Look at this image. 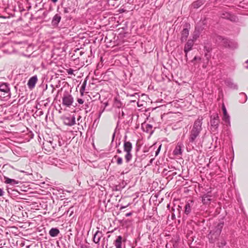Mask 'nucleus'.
Wrapping results in <instances>:
<instances>
[{
	"label": "nucleus",
	"instance_id": "obj_1",
	"mask_svg": "<svg viewBox=\"0 0 248 248\" xmlns=\"http://www.w3.org/2000/svg\"><path fill=\"white\" fill-rule=\"evenodd\" d=\"M71 91L65 89V87L62 88L57 92L56 97L59 95L62 98V104L63 106L70 107L74 102V98L71 94Z\"/></svg>",
	"mask_w": 248,
	"mask_h": 248
},
{
	"label": "nucleus",
	"instance_id": "obj_2",
	"mask_svg": "<svg viewBox=\"0 0 248 248\" xmlns=\"http://www.w3.org/2000/svg\"><path fill=\"white\" fill-rule=\"evenodd\" d=\"M202 119L199 118L194 123L192 128L190 132L189 137V142L193 143L199 136L202 130Z\"/></svg>",
	"mask_w": 248,
	"mask_h": 248
},
{
	"label": "nucleus",
	"instance_id": "obj_3",
	"mask_svg": "<svg viewBox=\"0 0 248 248\" xmlns=\"http://www.w3.org/2000/svg\"><path fill=\"white\" fill-rule=\"evenodd\" d=\"M216 41L220 45L232 49H235L238 47V44L236 42L228 40L221 36H217Z\"/></svg>",
	"mask_w": 248,
	"mask_h": 248
},
{
	"label": "nucleus",
	"instance_id": "obj_4",
	"mask_svg": "<svg viewBox=\"0 0 248 248\" xmlns=\"http://www.w3.org/2000/svg\"><path fill=\"white\" fill-rule=\"evenodd\" d=\"M224 224L223 221H220L215 226L213 230L210 231L209 236H210L209 239H211V242L213 243L215 239H217L219 236Z\"/></svg>",
	"mask_w": 248,
	"mask_h": 248
},
{
	"label": "nucleus",
	"instance_id": "obj_5",
	"mask_svg": "<svg viewBox=\"0 0 248 248\" xmlns=\"http://www.w3.org/2000/svg\"><path fill=\"white\" fill-rule=\"evenodd\" d=\"M127 136H124V151L126 153L124 156L125 162L128 163L132 158V154L131 153L132 149V144L131 142L126 140Z\"/></svg>",
	"mask_w": 248,
	"mask_h": 248
},
{
	"label": "nucleus",
	"instance_id": "obj_6",
	"mask_svg": "<svg viewBox=\"0 0 248 248\" xmlns=\"http://www.w3.org/2000/svg\"><path fill=\"white\" fill-rule=\"evenodd\" d=\"M219 124V119L218 114L216 113L210 117L211 130L213 132L217 130Z\"/></svg>",
	"mask_w": 248,
	"mask_h": 248
},
{
	"label": "nucleus",
	"instance_id": "obj_7",
	"mask_svg": "<svg viewBox=\"0 0 248 248\" xmlns=\"http://www.w3.org/2000/svg\"><path fill=\"white\" fill-rule=\"evenodd\" d=\"M10 89L6 84L2 83L0 85V97L5 98H10Z\"/></svg>",
	"mask_w": 248,
	"mask_h": 248
},
{
	"label": "nucleus",
	"instance_id": "obj_8",
	"mask_svg": "<svg viewBox=\"0 0 248 248\" xmlns=\"http://www.w3.org/2000/svg\"><path fill=\"white\" fill-rule=\"evenodd\" d=\"M59 190L51 186L47 185V201L50 200L52 201V202H54V199L53 197L52 196V193L53 195L57 196Z\"/></svg>",
	"mask_w": 248,
	"mask_h": 248
},
{
	"label": "nucleus",
	"instance_id": "obj_9",
	"mask_svg": "<svg viewBox=\"0 0 248 248\" xmlns=\"http://www.w3.org/2000/svg\"><path fill=\"white\" fill-rule=\"evenodd\" d=\"M220 16L222 18L228 19L233 22H236L238 20L237 17L235 16L226 11H222L220 14Z\"/></svg>",
	"mask_w": 248,
	"mask_h": 248
},
{
	"label": "nucleus",
	"instance_id": "obj_10",
	"mask_svg": "<svg viewBox=\"0 0 248 248\" xmlns=\"http://www.w3.org/2000/svg\"><path fill=\"white\" fill-rule=\"evenodd\" d=\"M75 117L73 115L65 116L63 118V123L68 126H72L76 123Z\"/></svg>",
	"mask_w": 248,
	"mask_h": 248
},
{
	"label": "nucleus",
	"instance_id": "obj_11",
	"mask_svg": "<svg viewBox=\"0 0 248 248\" xmlns=\"http://www.w3.org/2000/svg\"><path fill=\"white\" fill-rule=\"evenodd\" d=\"M222 109L223 113V121L226 124H230V117L229 115L228 114L227 109L225 108V106L224 104H223L222 107Z\"/></svg>",
	"mask_w": 248,
	"mask_h": 248
},
{
	"label": "nucleus",
	"instance_id": "obj_12",
	"mask_svg": "<svg viewBox=\"0 0 248 248\" xmlns=\"http://www.w3.org/2000/svg\"><path fill=\"white\" fill-rule=\"evenodd\" d=\"M194 42L191 39L188 40L184 47V52L186 54V57L187 59V53L192 48Z\"/></svg>",
	"mask_w": 248,
	"mask_h": 248
},
{
	"label": "nucleus",
	"instance_id": "obj_13",
	"mask_svg": "<svg viewBox=\"0 0 248 248\" xmlns=\"http://www.w3.org/2000/svg\"><path fill=\"white\" fill-rule=\"evenodd\" d=\"M226 85L229 88L232 90H237L238 86L236 84L233 82L231 78H227L225 80Z\"/></svg>",
	"mask_w": 248,
	"mask_h": 248
},
{
	"label": "nucleus",
	"instance_id": "obj_14",
	"mask_svg": "<svg viewBox=\"0 0 248 248\" xmlns=\"http://www.w3.org/2000/svg\"><path fill=\"white\" fill-rule=\"evenodd\" d=\"M102 236V232L99 230L97 231L93 235V241L95 243L99 244L100 239Z\"/></svg>",
	"mask_w": 248,
	"mask_h": 248
},
{
	"label": "nucleus",
	"instance_id": "obj_15",
	"mask_svg": "<svg viewBox=\"0 0 248 248\" xmlns=\"http://www.w3.org/2000/svg\"><path fill=\"white\" fill-rule=\"evenodd\" d=\"M212 196L208 193L204 194L202 197V202L203 204H209L210 203L211 201Z\"/></svg>",
	"mask_w": 248,
	"mask_h": 248
},
{
	"label": "nucleus",
	"instance_id": "obj_16",
	"mask_svg": "<svg viewBox=\"0 0 248 248\" xmlns=\"http://www.w3.org/2000/svg\"><path fill=\"white\" fill-rule=\"evenodd\" d=\"M142 129L144 132L148 133H153L152 130L153 126L149 124H142L141 125Z\"/></svg>",
	"mask_w": 248,
	"mask_h": 248
},
{
	"label": "nucleus",
	"instance_id": "obj_17",
	"mask_svg": "<svg viewBox=\"0 0 248 248\" xmlns=\"http://www.w3.org/2000/svg\"><path fill=\"white\" fill-rule=\"evenodd\" d=\"M193 201H189L186 202L185 207V213L186 215H188L191 210V206L193 204Z\"/></svg>",
	"mask_w": 248,
	"mask_h": 248
},
{
	"label": "nucleus",
	"instance_id": "obj_18",
	"mask_svg": "<svg viewBox=\"0 0 248 248\" xmlns=\"http://www.w3.org/2000/svg\"><path fill=\"white\" fill-rule=\"evenodd\" d=\"M189 35V30L187 28L184 29L181 31V40L184 42L186 40Z\"/></svg>",
	"mask_w": 248,
	"mask_h": 248
},
{
	"label": "nucleus",
	"instance_id": "obj_19",
	"mask_svg": "<svg viewBox=\"0 0 248 248\" xmlns=\"http://www.w3.org/2000/svg\"><path fill=\"white\" fill-rule=\"evenodd\" d=\"M122 239L123 237L121 235H119L117 236L116 239L114 241L113 244L116 248H122Z\"/></svg>",
	"mask_w": 248,
	"mask_h": 248
},
{
	"label": "nucleus",
	"instance_id": "obj_20",
	"mask_svg": "<svg viewBox=\"0 0 248 248\" xmlns=\"http://www.w3.org/2000/svg\"><path fill=\"white\" fill-rule=\"evenodd\" d=\"M173 153L175 155H181L182 154V146L181 144H178L174 150H173Z\"/></svg>",
	"mask_w": 248,
	"mask_h": 248
},
{
	"label": "nucleus",
	"instance_id": "obj_21",
	"mask_svg": "<svg viewBox=\"0 0 248 248\" xmlns=\"http://www.w3.org/2000/svg\"><path fill=\"white\" fill-rule=\"evenodd\" d=\"M126 96L131 97L132 98V99L130 100V102H135L136 101V99L139 100L140 97V95L139 93H135L133 94L127 93L126 94Z\"/></svg>",
	"mask_w": 248,
	"mask_h": 248
},
{
	"label": "nucleus",
	"instance_id": "obj_22",
	"mask_svg": "<svg viewBox=\"0 0 248 248\" xmlns=\"http://www.w3.org/2000/svg\"><path fill=\"white\" fill-rule=\"evenodd\" d=\"M59 233L60 231L57 228H52L49 231V234L51 237H56Z\"/></svg>",
	"mask_w": 248,
	"mask_h": 248
},
{
	"label": "nucleus",
	"instance_id": "obj_23",
	"mask_svg": "<svg viewBox=\"0 0 248 248\" xmlns=\"http://www.w3.org/2000/svg\"><path fill=\"white\" fill-rule=\"evenodd\" d=\"M61 19V16L58 14H56L53 17V19L52 20V24L53 26H57L60 22Z\"/></svg>",
	"mask_w": 248,
	"mask_h": 248
},
{
	"label": "nucleus",
	"instance_id": "obj_24",
	"mask_svg": "<svg viewBox=\"0 0 248 248\" xmlns=\"http://www.w3.org/2000/svg\"><path fill=\"white\" fill-rule=\"evenodd\" d=\"M248 99V97L246 94L244 93H239V101L241 103H245Z\"/></svg>",
	"mask_w": 248,
	"mask_h": 248
},
{
	"label": "nucleus",
	"instance_id": "obj_25",
	"mask_svg": "<svg viewBox=\"0 0 248 248\" xmlns=\"http://www.w3.org/2000/svg\"><path fill=\"white\" fill-rule=\"evenodd\" d=\"M37 78H30L28 81V85L30 88H32L34 87Z\"/></svg>",
	"mask_w": 248,
	"mask_h": 248
},
{
	"label": "nucleus",
	"instance_id": "obj_26",
	"mask_svg": "<svg viewBox=\"0 0 248 248\" xmlns=\"http://www.w3.org/2000/svg\"><path fill=\"white\" fill-rule=\"evenodd\" d=\"M4 179L5 180V183L6 184H17L18 182L15 180V179H12L10 178H9L7 177L4 176Z\"/></svg>",
	"mask_w": 248,
	"mask_h": 248
},
{
	"label": "nucleus",
	"instance_id": "obj_27",
	"mask_svg": "<svg viewBox=\"0 0 248 248\" xmlns=\"http://www.w3.org/2000/svg\"><path fill=\"white\" fill-rule=\"evenodd\" d=\"M54 141V140L53 138H51L50 137H49L48 139L47 138V143L50 144V145L53 149H54L55 147L57 145L56 140H55V141Z\"/></svg>",
	"mask_w": 248,
	"mask_h": 248
},
{
	"label": "nucleus",
	"instance_id": "obj_28",
	"mask_svg": "<svg viewBox=\"0 0 248 248\" xmlns=\"http://www.w3.org/2000/svg\"><path fill=\"white\" fill-rule=\"evenodd\" d=\"M113 158L116 159V163L118 165H121L123 164V160L121 157L115 155L114 156Z\"/></svg>",
	"mask_w": 248,
	"mask_h": 248
},
{
	"label": "nucleus",
	"instance_id": "obj_29",
	"mask_svg": "<svg viewBox=\"0 0 248 248\" xmlns=\"http://www.w3.org/2000/svg\"><path fill=\"white\" fill-rule=\"evenodd\" d=\"M86 82H87V78H85L84 81H83V83H82V84L81 86L80 90V92L82 95L83 94L84 91L85 90L86 85Z\"/></svg>",
	"mask_w": 248,
	"mask_h": 248
},
{
	"label": "nucleus",
	"instance_id": "obj_30",
	"mask_svg": "<svg viewBox=\"0 0 248 248\" xmlns=\"http://www.w3.org/2000/svg\"><path fill=\"white\" fill-rule=\"evenodd\" d=\"M226 244V241L224 239H221L220 241L218 243L217 245L219 248H222L225 246Z\"/></svg>",
	"mask_w": 248,
	"mask_h": 248
},
{
	"label": "nucleus",
	"instance_id": "obj_31",
	"mask_svg": "<svg viewBox=\"0 0 248 248\" xmlns=\"http://www.w3.org/2000/svg\"><path fill=\"white\" fill-rule=\"evenodd\" d=\"M200 3L199 1H195L193 3L192 6L194 8H198L200 6Z\"/></svg>",
	"mask_w": 248,
	"mask_h": 248
},
{
	"label": "nucleus",
	"instance_id": "obj_32",
	"mask_svg": "<svg viewBox=\"0 0 248 248\" xmlns=\"http://www.w3.org/2000/svg\"><path fill=\"white\" fill-rule=\"evenodd\" d=\"M66 72L69 75H73V74H74V72H77V70L74 71L72 69L69 68L68 69H66Z\"/></svg>",
	"mask_w": 248,
	"mask_h": 248
},
{
	"label": "nucleus",
	"instance_id": "obj_33",
	"mask_svg": "<svg viewBox=\"0 0 248 248\" xmlns=\"http://www.w3.org/2000/svg\"><path fill=\"white\" fill-rule=\"evenodd\" d=\"M60 83H61V81L60 80H59L58 84H56L55 85H53V84H51V86L52 88V92L53 91V90L54 89V86L56 87V88H58V87H60V86H61Z\"/></svg>",
	"mask_w": 248,
	"mask_h": 248
},
{
	"label": "nucleus",
	"instance_id": "obj_34",
	"mask_svg": "<svg viewBox=\"0 0 248 248\" xmlns=\"http://www.w3.org/2000/svg\"><path fill=\"white\" fill-rule=\"evenodd\" d=\"M161 144H160L159 145V146L158 147V148H157V149L155 151V156H156L158 155V154L159 153L160 149H161Z\"/></svg>",
	"mask_w": 248,
	"mask_h": 248
},
{
	"label": "nucleus",
	"instance_id": "obj_35",
	"mask_svg": "<svg viewBox=\"0 0 248 248\" xmlns=\"http://www.w3.org/2000/svg\"><path fill=\"white\" fill-rule=\"evenodd\" d=\"M198 37H199L198 33L194 34L193 35V38L191 40H193V42H194L196 40V39L198 38Z\"/></svg>",
	"mask_w": 248,
	"mask_h": 248
},
{
	"label": "nucleus",
	"instance_id": "obj_36",
	"mask_svg": "<svg viewBox=\"0 0 248 248\" xmlns=\"http://www.w3.org/2000/svg\"><path fill=\"white\" fill-rule=\"evenodd\" d=\"M118 112H119V118L120 119V118H122V117H124V112L122 110V112H121V116H120V113H121V110L120 109H118Z\"/></svg>",
	"mask_w": 248,
	"mask_h": 248
},
{
	"label": "nucleus",
	"instance_id": "obj_37",
	"mask_svg": "<svg viewBox=\"0 0 248 248\" xmlns=\"http://www.w3.org/2000/svg\"><path fill=\"white\" fill-rule=\"evenodd\" d=\"M204 49H205L207 52H210L211 50V48L210 46H205Z\"/></svg>",
	"mask_w": 248,
	"mask_h": 248
},
{
	"label": "nucleus",
	"instance_id": "obj_38",
	"mask_svg": "<svg viewBox=\"0 0 248 248\" xmlns=\"http://www.w3.org/2000/svg\"><path fill=\"white\" fill-rule=\"evenodd\" d=\"M77 101L80 104H82L84 103V100L81 98H78Z\"/></svg>",
	"mask_w": 248,
	"mask_h": 248
},
{
	"label": "nucleus",
	"instance_id": "obj_39",
	"mask_svg": "<svg viewBox=\"0 0 248 248\" xmlns=\"http://www.w3.org/2000/svg\"><path fill=\"white\" fill-rule=\"evenodd\" d=\"M4 192L3 190L0 188V196H3L4 195Z\"/></svg>",
	"mask_w": 248,
	"mask_h": 248
},
{
	"label": "nucleus",
	"instance_id": "obj_40",
	"mask_svg": "<svg viewBox=\"0 0 248 248\" xmlns=\"http://www.w3.org/2000/svg\"><path fill=\"white\" fill-rule=\"evenodd\" d=\"M248 60H247L245 62V63H244V66H245L246 68H247V69H248Z\"/></svg>",
	"mask_w": 248,
	"mask_h": 248
},
{
	"label": "nucleus",
	"instance_id": "obj_41",
	"mask_svg": "<svg viewBox=\"0 0 248 248\" xmlns=\"http://www.w3.org/2000/svg\"><path fill=\"white\" fill-rule=\"evenodd\" d=\"M197 60H201V58L200 57H197V56H195L193 60V61H197Z\"/></svg>",
	"mask_w": 248,
	"mask_h": 248
},
{
	"label": "nucleus",
	"instance_id": "obj_42",
	"mask_svg": "<svg viewBox=\"0 0 248 248\" xmlns=\"http://www.w3.org/2000/svg\"><path fill=\"white\" fill-rule=\"evenodd\" d=\"M50 157H49L48 158H47V162L49 161L50 163H51V164H53L55 163V162L54 161H51L50 159Z\"/></svg>",
	"mask_w": 248,
	"mask_h": 248
},
{
	"label": "nucleus",
	"instance_id": "obj_43",
	"mask_svg": "<svg viewBox=\"0 0 248 248\" xmlns=\"http://www.w3.org/2000/svg\"><path fill=\"white\" fill-rule=\"evenodd\" d=\"M129 171V170H128V169H125V172H124V171L122 172V174H124V173H128Z\"/></svg>",
	"mask_w": 248,
	"mask_h": 248
},
{
	"label": "nucleus",
	"instance_id": "obj_44",
	"mask_svg": "<svg viewBox=\"0 0 248 248\" xmlns=\"http://www.w3.org/2000/svg\"><path fill=\"white\" fill-rule=\"evenodd\" d=\"M132 214V212H129V213H126V214H125V216H126V217H128L130 216Z\"/></svg>",
	"mask_w": 248,
	"mask_h": 248
},
{
	"label": "nucleus",
	"instance_id": "obj_45",
	"mask_svg": "<svg viewBox=\"0 0 248 248\" xmlns=\"http://www.w3.org/2000/svg\"><path fill=\"white\" fill-rule=\"evenodd\" d=\"M64 12L65 13H68V12H69V11H68V8H64Z\"/></svg>",
	"mask_w": 248,
	"mask_h": 248
},
{
	"label": "nucleus",
	"instance_id": "obj_46",
	"mask_svg": "<svg viewBox=\"0 0 248 248\" xmlns=\"http://www.w3.org/2000/svg\"><path fill=\"white\" fill-rule=\"evenodd\" d=\"M72 209V207H70L67 211L66 214H68V212L71 213V210Z\"/></svg>",
	"mask_w": 248,
	"mask_h": 248
},
{
	"label": "nucleus",
	"instance_id": "obj_47",
	"mask_svg": "<svg viewBox=\"0 0 248 248\" xmlns=\"http://www.w3.org/2000/svg\"><path fill=\"white\" fill-rule=\"evenodd\" d=\"M171 218L172 219H174L175 218V215L174 214H172V215H171Z\"/></svg>",
	"mask_w": 248,
	"mask_h": 248
},
{
	"label": "nucleus",
	"instance_id": "obj_48",
	"mask_svg": "<svg viewBox=\"0 0 248 248\" xmlns=\"http://www.w3.org/2000/svg\"><path fill=\"white\" fill-rule=\"evenodd\" d=\"M117 153H118V154H121L122 153V151L118 149L117 150Z\"/></svg>",
	"mask_w": 248,
	"mask_h": 248
},
{
	"label": "nucleus",
	"instance_id": "obj_49",
	"mask_svg": "<svg viewBox=\"0 0 248 248\" xmlns=\"http://www.w3.org/2000/svg\"><path fill=\"white\" fill-rule=\"evenodd\" d=\"M73 213H74V211L72 209H71V213L69 214V216H71L72 215V214H73Z\"/></svg>",
	"mask_w": 248,
	"mask_h": 248
},
{
	"label": "nucleus",
	"instance_id": "obj_50",
	"mask_svg": "<svg viewBox=\"0 0 248 248\" xmlns=\"http://www.w3.org/2000/svg\"><path fill=\"white\" fill-rule=\"evenodd\" d=\"M115 135V133H114L113 134V136H112V141H113V140L114 139Z\"/></svg>",
	"mask_w": 248,
	"mask_h": 248
},
{
	"label": "nucleus",
	"instance_id": "obj_51",
	"mask_svg": "<svg viewBox=\"0 0 248 248\" xmlns=\"http://www.w3.org/2000/svg\"><path fill=\"white\" fill-rule=\"evenodd\" d=\"M47 220H49V221H52L53 220V219L51 218L50 217H49L48 218H47Z\"/></svg>",
	"mask_w": 248,
	"mask_h": 248
},
{
	"label": "nucleus",
	"instance_id": "obj_52",
	"mask_svg": "<svg viewBox=\"0 0 248 248\" xmlns=\"http://www.w3.org/2000/svg\"><path fill=\"white\" fill-rule=\"evenodd\" d=\"M127 206H121V208H120V209L122 210L123 209H124Z\"/></svg>",
	"mask_w": 248,
	"mask_h": 248
},
{
	"label": "nucleus",
	"instance_id": "obj_53",
	"mask_svg": "<svg viewBox=\"0 0 248 248\" xmlns=\"http://www.w3.org/2000/svg\"><path fill=\"white\" fill-rule=\"evenodd\" d=\"M154 158H153V159H151L150 160V163H152V162H153V160H154Z\"/></svg>",
	"mask_w": 248,
	"mask_h": 248
},
{
	"label": "nucleus",
	"instance_id": "obj_54",
	"mask_svg": "<svg viewBox=\"0 0 248 248\" xmlns=\"http://www.w3.org/2000/svg\"><path fill=\"white\" fill-rule=\"evenodd\" d=\"M53 2H56L58 0H51Z\"/></svg>",
	"mask_w": 248,
	"mask_h": 248
},
{
	"label": "nucleus",
	"instance_id": "obj_55",
	"mask_svg": "<svg viewBox=\"0 0 248 248\" xmlns=\"http://www.w3.org/2000/svg\"><path fill=\"white\" fill-rule=\"evenodd\" d=\"M96 121H97V120H94L93 125H94V124L95 123H97V122H96Z\"/></svg>",
	"mask_w": 248,
	"mask_h": 248
},
{
	"label": "nucleus",
	"instance_id": "obj_56",
	"mask_svg": "<svg viewBox=\"0 0 248 248\" xmlns=\"http://www.w3.org/2000/svg\"><path fill=\"white\" fill-rule=\"evenodd\" d=\"M96 121H97V120H94L93 125H94V124L95 123H97V122H96Z\"/></svg>",
	"mask_w": 248,
	"mask_h": 248
},
{
	"label": "nucleus",
	"instance_id": "obj_57",
	"mask_svg": "<svg viewBox=\"0 0 248 248\" xmlns=\"http://www.w3.org/2000/svg\"><path fill=\"white\" fill-rule=\"evenodd\" d=\"M65 213H66V212H65L63 214V215L64 214H65ZM62 215H60L58 217H62Z\"/></svg>",
	"mask_w": 248,
	"mask_h": 248
},
{
	"label": "nucleus",
	"instance_id": "obj_58",
	"mask_svg": "<svg viewBox=\"0 0 248 248\" xmlns=\"http://www.w3.org/2000/svg\"><path fill=\"white\" fill-rule=\"evenodd\" d=\"M31 78H37V76H34L32 77Z\"/></svg>",
	"mask_w": 248,
	"mask_h": 248
},
{
	"label": "nucleus",
	"instance_id": "obj_59",
	"mask_svg": "<svg viewBox=\"0 0 248 248\" xmlns=\"http://www.w3.org/2000/svg\"><path fill=\"white\" fill-rule=\"evenodd\" d=\"M101 115V113H100L99 114V117H100Z\"/></svg>",
	"mask_w": 248,
	"mask_h": 248
},
{
	"label": "nucleus",
	"instance_id": "obj_60",
	"mask_svg": "<svg viewBox=\"0 0 248 248\" xmlns=\"http://www.w3.org/2000/svg\"><path fill=\"white\" fill-rule=\"evenodd\" d=\"M92 79H93H93H97L98 78H93Z\"/></svg>",
	"mask_w": 248,
	"mask_h": 248
},
{
	"label": "nucleus",
	"instance_id": "obj_61",
	"mask_svg": "<svg viewBox=\"0 0 248 248\" xmlns=\"http://www.w3.org/2000/svg\"><path fill=\"white\" fill-rule=\"evenodd\" d=\"M107 74V73H105V75H104V77H106V76Z\"/></svg>",
	"mask_w": 248,
	"mask_h": 248
},
{
	"label": "nucleus",
	"instance_id": "obj_62",
	"mask_svg": "<svg viewBox=\"0 0 248 248\" xmlns=\"http://www.w3.org/2000/svg\"><path fill=\"white\" fill-rule=\"evenodd\" d=\"M107 74V73H105V75H104V77H106V76Z\"/></svg>",
	"mask_w": 248,
	"mask_h": 248
},
{
	"label": "nucleus",
	"instance_id": "obj_63",
	"mask_svg": "<svg viewBox=\"0 0 248 248\" xmlns=\"http://www.w3.org/2000/svg\"><path fill=\"white\" fill-rule=\"evenodd\" d=\"M107 74V73H105V75H104V77H106V76Z\"/></svg>",
	"mask_w": 248,
	"mask_h": 248
},
{
	"label": "nucleus",
	"instance_id": "obj_64",
	"mask_svg": "<svg viewBox=\"0 0 248 248\" xmlns=\"http://www.w3.org/2000/svg\"><path fill=\"white\" fill-rule=\"evenodd\" d=\"M55 213L53 214V216H54V215H55Z\"/></svg>",
	"mask_w": 248,
	"mask_h": 248
}]
</instances>
